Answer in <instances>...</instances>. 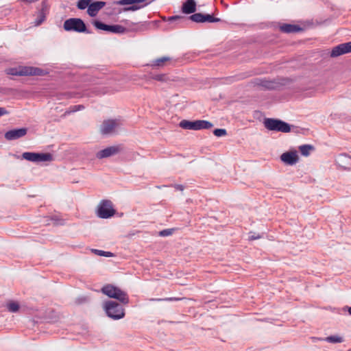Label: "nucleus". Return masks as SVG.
<instances>
[{"label": "nucleus", "mask_w": 351, "mask_h": 351, "mask_svg": "<svg viewBox=\"0 0 351 351\" xmlns=\"http://www.w3.org/2000/svg\"><path fill=\"white\" fill-rule=\"evenodd\" d=\"M101 292L110 298L117 300L123 304H128L130 302L127 293L112 285H104L101 288Z\"/></svg>", "instance_id": "f257e3e1"}, {"label": "nucleus", "mask_w": 351, "mask_h": 351, "mask_svg": "<svg viewBox=\"0 0 351 351\" xmlns=\"http://www.w3.org/2000/svg\"><path fill=\"white\" fill-rule=\"evenodd\" d=\"M104 309L110 318L118 320L125 317V309L122 304L115 301L108 300L104 302Z\"/></svg>", "instance_id": "f03ea898"}, {"label": "nucleus", "mask_w": 351, "mask_h": 351, "mask_svg": "<svg viewBox=\"0 0 351 351\" xmlns=\"http://www.w3.org/2000/svg\"><path fill=\"white\" fill-rule=\"evenodd\" d=\"M153 0L149 1V0H119V1H114L113 2V4L114 5H132L128 7H125L123 8H121L119 10L118 13L120 14L122 12H134L138 10H140L146 5L150 4Z\"/></svg>", "instance_id": "7ed1b4c3"}, {"label": "nucleus", "mask_w": 351, "mask_h": 351, "mask_svg": "<svg viewBox=\"0 0 351 351\" xmlns=\"http://www.w3.org/2000/svg\"><path fill=\"white\" fill-rule=\"evenodd\" d=\"M264 126L270 131L287 133L291 131V125L280 119L266 118L263 121Z\"/></svg>", "instance_id": "20e7f679"}, {"label": "nucleus", "mask_w": 351, "mask_h": 351, "mask_svg": "<svg viewBox=\"0 0 351 351\" xmlns=\"http://www.w3.org/2000/svg\"><path fill=\"white\" fill-rule=\"evenodd\" d=\"M64 29L66 32L90 34L84 22L78 18H70L64 22Z\"/></svg>", "instance_id": "39448f33"}, {"label": "nucleus", "mask_w": 351, "mask_h": 351, "mask_svg": "<svg viewBox=\"0 0 351 351\" xmlns=\"http://www.w3.org/2000/svg\"><path fill=\"white\" fill-rule=\"evenodd\" d=\"M180 126L185 130H199L211 128L213 124L206 120H196L193 121L182 120L180 123Z\"/></svg>", "instance_id": "423d86ee"}, {"label": "nucleus", "mask_w": 351, "mask_h": 351, "mask_svg": "<svg viewBox=\"0 0 351 351\" xmlns=\"http://www.w3.org/2000/svg\"><path fill=\"white\" fill-rule=\"evenodd\" d=\"M115 213L112 203L110 200L103 199L97 206V214L99 218L108 219L112 217Z\"/></svg>", "instance_id": "0eeeda50"}, {"label": "nucleus", "mask_w": 351, "mask_h": 351, "mask_svg": "<svg viewBox=\"0 0 351 351\" xmlns=\"http://www.w3.org/2000/svg\"><path fill=\"white\" fill-rule=\"evenodd\" d=\"M22 158L26 160L40 163L43 162H51L53 160V155L50 153L24 152Z\"/></svg>", "instance_id": "6e6552de"}, {"label": "nucleus", "mask_w": 351, "mask_h": 351, "mask_svg": "<svg viewBox=\"0 0 351 351\" xmlns=\"http://www.w3.org/2000/svg\"><path fill=\"white\" fill-rule=\"evenodd\" d=\"M119 121L117 119L106 120L101 125V133L104 135L112 134L114 132L116 128L119 125Z\"/></svg>", "instance_id": "1a4fd4ad"}, {"label": "nucleus", "mask_w": 351, "mask_h": 351, "mask_svg": "<svg viewBox=\"0 0 351 351\" xmlns=\"http://www.w3.org/2000/svg\"><path fill=\"white\" fill-rule=\"evenodd\" d=\"M27 130L25 128L10 130L5 133V138L8 141H13L24 136Z\"/></svg>", "instance_id": "9d476101"}, {"label": "nucleus", "mask_w": 351, "mask_h": 351, "mask_svg": "<svg viewBox=\"0 0 351 351\" xmlns=\"http://www.w3.org/2000/svg\"><path fill=\"white\" fill-rule=\"evenodd\" d=\"M120 151L119 147L118 146H110L106 147L102 150L99 151L96 154V157L98 159H103L116 155Z\"/></svg>", "instance_id": "9b49d317"}, {"label": "nucleus", "mask_w": 351, "mask_h": 351, "mask_svg": "<svg viewBox=\"0 0 351 351\" xmlns=\"http://www.w3.org/2000/svg\"><path fill=\"white\" fill-rule=\"evenodd\" d=\"M280 160L289 165H295L299 160L296 151H291L283 153L280 156Z\"/></svg>", "instance_id": "f8f14e48"}, {"label": "nucleus", "mask_w": 351, "mask_h": 351, "mask_svg": "<svg viewBox=\"0 0 351 351\" xmlns=\"http://www.w3.org/2000/svg\"><path fill=\"white\" fill-rule=\"evenodd\" d=\"M335 162L343 169H351V157L346 154L338 155L335 159Z\"/></svg>", "instance_id": "ddd939ff"}, {"label": "nucleus", "mask_w": 351, "mask_h": 351, "mask_svg": "<svg viewBox=\"0 0 351 351\" xmlns=\"http://www.w3.org/2000/svg\"><path fill=\"white\" fill-rule=\"evenodd\" d=\"M105 5L106 2L101 1L90 3L88 8L87 13L90 16L94 17L97 14L98 12L101 9H102Z\"/></svg>", "instance_id": "4468645a"}, {"label": "nucleus", "mask_w": 351, "mask_h": 351, "mask_svg": "<svg viewBox=\"0 0 351 351\" xmlns=\"http://www.w3.org/2000/svg\"><path fill=\"white\" fill-rule=\"evenodd\" d=\"M347 53H350L348 43H341L332 48L330 56L335 58Z\"/></svg>", "instance_id": "2eb2a0df"}, {"label": "nucleus", "mask_w": 351, "mask_h": 351, "mask_svg": "<svg viewBox=\"0 0 351 351\" xmlns=\"http://www.w3.org/2000/svg\"><path fill=\"white\" fill-rule=\"evenodd\" d=\"M196 10V2L195 0H186L182 6V12L186 14H193Z\"/></svg>", "instance_id": "dca6fc26"}, {"label": "nucleus", "mask_w": 351, "mask_h": 351, "mask_svg": "<svg viewBox=\"0 0 351 351\" xmlns=\"http://www.w3.org/2000/svg\"><path fill=\"white\" fill-rule=\"evenodd\" d=\"M47 6L45 3L43 2L42 5L41 9L38 12V14L36 15V18L34 22L35 26H38L41 25L46 19V14H47Z\"/></svg>", "instance_id": "f3484780"}, {"label": "nucleus", "mask_w": 351, "mask_h": 351, "mask_svg": "<svg viewBox=\"0 0 351 351\" xmlns=\"http://www.w3.org/2000/svg\"><path fill=\"white\" fill-rule=\"evenodd\" d=\"M280 30L282 32L289 34L302 32L303 29L298 25L285 23L280 26Z\"/></svg>", "instance_id": "a211bd4d"}, {"label": "nucleus", "mask_w": 351, "mask_h": 351, "mask_svg": "<svg viewBox=\"0 0 351 351\" xmlns=\"http://www.w3.org/2000/svg\"><path fill=\"white\" fill-rule=\"evenodd\" d=\"M8 74L16 76H26V66H19L16 68H10L8 71Z\"/></svg>", "instance_id": "6ab92c4d"}, {"label": "nucleus", "mask_w": 351, "mask_h": 351, "mask_svg": "<svg viewBox=\"0 0 351 351\" xmlns=\"http://www.w3.org/2000/svg\"><path fill=\"white\" fill-rule=\"evenodd\" d=\"M256 84L265 89L275 88V83L274 82L268 81L264 79H256Z\"/></svg>", "instance_id": "aec40b11"}, {"label": "nucleus", "mask_w": 351, "mask_h": 351, "mask_svg": "<svg viewBox=\"0 0 351 351\" xmlns=\"http://www.w3.org/2000/svg\"><path fill=\"white\" fill-rule=\"evenodd\" d=\"M27 75H37L41 76L44 75L43 69L33 66H26Z\"/></svg>", "instance_id": "412c9836"}, {"label": "nucleus", "mask_w": 351, "mask_h": 351, "mask_svg": "<svg viewBox=\"0 0 351 351\" xmlns=\"http://www.w3.org/2000/svg\"><path fill=\"white\" fill-rule=\"evenodd\" d=\"M93 24L98 29L110 32V29H111L112 25H107V24L102 23L101 21H97V20L94 21L93 22Z\"/></svg>", "instance_id": "4be33fe9"}, {"label": "nucleus", "mask_w": 351, "mask_h": 351, "mask_svg": "<svg viewBox=\"0 0 351 351\" xmlns=\"http://www.w3.org/2000/svg\"><path fill=\"white\" fill-rule=\"evenodd\" d=\"M171 60V58L167 56H163L156 60H154L151 64L153 67L162 66L163 64L167 61Z\"/></svg>", "instance_id": "5701e85b"}, {"label": "nucleus", "mask_w": 351, "mask_h": 351, "mask_svg": "<svg viewBox=\"0 0 351 351\" xmlns=\"http://www.w3.org/2000/svg\"><path fill=\"white\" fill-rule=\"evenodd\" d=\"M314 147L311 145H302L299 147V150L301 154L304 156H308L310 154V152L313 150Z\"/></svg>", "instance_id": "b1692460"}, {"label": "nucleus", "mask_w": 351, "mask_h": 351, "mask_svg": "<svg viewBox=\"0 0 351 351\" xmlns=\"http://www.w3.org/2000/svg\"><path fill=\"white\" fill-rule=\"evenodd\" d=\"M128 32V29L122 25H112L110 32L114 34H123Z\"/></svg>", "instance_id": "393cba45"}, {"label": "nucleus", "mask_w": 351, "mask_h": 351, "mask_svg": "<svg viewBox=\"0 0 351 351\" xmlns=\"http://www.w3.org/2000/svg\"><path fill=\"white\" fill-rule=\"evenodd\" d=\"M6 307L9 312L10 313H16L19 311L20 308L19 304L14 301H10L7 303Z\"/></svg>", "instance_id": "a878e982"}, {"label": "nucleus", "mask_w": 351, "mask_h": 351, "mask_svg": "<svg viewBox=\"0 0 351 351\" xmlns=\"http://www.w3.org/2000/svg\"><path fill=\"white\" fill-rule=\"evenodd\" d=\"M204 14L195 13L191 15L189 19L195 23H204Z\"/></svg>", "instance_id": "bb28decb"}, {"label": "nucleus", "mask_w": 351, "mask_h": 351, "mask_svg": "<svg viewBox=\"0 0 351 351\" xmlns=\"http://www.w3.org/2000/svg\"><path fill=\"white\" fill-rule=\"evenodd\" d=\"M324 340L326 342L331 343H341L343 341V338L338 335H331V336L327 337L325 338Z\"/></svg>", "instance_id": "cd10ccee"}, {"label": "nucleus", "mask_w": 351, "mask_h": 351, "mask_svg": "<svg viewBox=\"0 0 351 351\" xmlns=\"http://www.w3.org/2000/svg\"><path fill=\"white\" fill-rule=\"evenodd\" d=\"M92 252L95 254L100 256H105V257H112V256H114V254L112 252H106V251H103V250H96V249H93Z\"/></svg>", "instance_id": "c85d7f7f"}, {"label": "nucleus", "mask_w": 351, "mask_h": 351, "mask_svg": "<svg viewBox=\"0 0 351 351\" xmlns=\"http://www.w3.org/2000/svg\"><path fill=\"white\" fill-rule=\"evenodd\" d=\"M91 0H79L77 3V8L79 10H84L88 8Z\"/></svg>", "instance_id": "c756f323"}, {"label": "nucleus", "mask_w": 351, "mask_h": 351, "mask_svg": "<svg viewBox=\"0 0 351 351\" xmlns=\"http://www.w3.org/2000/svg\"><path fill=\"white\" fill-rule=\"evenodd\" d=\"M204 18V23H217L221 21V19L219 18L214 17L213 16L208 14H205Z\"/></svg>", "instance_id": "7c9ffc66"}, {"label": "nucleus", "mask_w": 351, "mask_h": 351, "mask_svg": "<svg viewBox=\"0 0 351 351\" xmlns=\"http://www.w3.org/2000/svg\"><path fill=\"white\" fill-rule=\"evenodd\" d=\"M150 78L156 81L164 82L166 80L167 76L165 74H156L151 75Z\"/></svg>", "instance_id": "2f4dec72"}, {"label": "nucleus", "mask_w": 351, "mask_h": 351, "mask_svg": "<svg viewBox=\"0 0 351 351\" xmlns=\"http://www.w3.org/2000/svg\"><path fill=\"white\" fill-rule=\"evenodd\" d=\"M182 300V298H175V297L152 299V301H169V302L178 301V300Z\"/></svg>", "instance_id": "473e14b6"}, {"label": "nucleus", "mask_w": 351, "mask_h": 351, "mask_svg": "<svg viewBox=\"0 0 351 351\" xmlns=\"http://www.w3.org/2000/svg\"><path fill=\"white\" fill-rule=\"evenodd\" d=\"M213 134L217 137H221L226 135L227 132L226 129L219 128L214 130Z\"/></svg>", "instance_id": "72a5a7b5"}, {"label": "nucleus", "mask_w": 351, "mask_h": 351, "mask_svg": "<svg viewBox=\"0 0 351 351\" xmlns=\"http://www.w3.org/2000/svg\"><path fill=\"white\" fill-rule=\"evenodd\" d=\"M84 106L83 105H75L72 106L69 108V110L67 112L68 113L75 112L77 111H80L83 110Z\"/></svg>", "instance_id": "f704fd0d"}, {"label": "nucleus", "mask_w": 351, "mask_h": 351, "mask_svg": "<svg viewBox=\"0 0 351 351\" xmlns=\"http://www.w3.org/2000/svg\"><path fill=\"white\" fill-rule=\"evenodd\" d=\"M173 232V229H165L159 232L160 237H168Z\"/></svg>", "instance_id": "c9c22d12"}, {"label": "nucleus", "mask_w": 351, "mask_h": 351, "mask_svg": "<svg viewBox=\"0 0 351 351\" xmlns=\"http://www.w3.org/2000/svg\"><path fill=\"white\" fill-rule=\"evenodd\" d=\"M88 301V298L86 296H81L75 300V303L77 304H82Z\"/></svg>", "instance_id": "e433bc0d"}, {"label": "nucleus", "mask_w": 351, "mask_h": 351, "mask_svg": "<svg viewBox=\"0 0 351 351\" xmlns=\"http://www.w3.org/2000/svg\"><path fill=\"white\" fill-rule=\"evenodd\" d=\"M173 186L176 190H178V191H182L184 189V186L182 184H175Z\"/></svg>", "instance_id": "4c0bfd02"}, {"label": "nucleus", "mask_w": 351, "mask_h": 351, "mask_svg": "<svg viewBox=\"0 0 351 351\" xmlns=\"http://www.w3.org/2000/svg\"><path fill=\"white\" fill-rule=\"evenodd\" d=\"M260 238H261V236L259 234L255 235L254 233V234L250 236V237H249L250 240H255V239H258Z\"/></svg>", "instance_id": "58836bf2"}, {"label": "nucleus", "mask_w": 351, "mask_h": 351, "mask_svg": "<svg viewBox=\"0 0 351 351\" xmlns=\"http://www.w3.org/2000/svg\"><path fill=\"white\" fill-rule=\"evenodd\" d=\"M147 27V24L146 23H141L140 25V27L138 29L139 30H143Z\"/></svg>", "instance_id": "ea45409f"}, {"label": "nucleus", "mask_w": 351, "mask_h": 351, "mask_svg": "<svg viewBox=\"0 0 351 351\" xmlns=\"http://www.w3.org/2000/svg\"><path fill=\"white\" fill-rule=\"evenodd\" d=\"M7 113H8V112L5 110V108L0 107V117L3 116Z\"/></svg>", "instance_id": "a19ab883"}, {"label": "nucleus", "mask_w": 351, "mask_h": 351, "mask_svg": "<svg viewBox=\"0 0 351 351\" xmlns=\"http://www.w3.org/2000/svg\"><path fill=\"white\" fill-rule=\"evenodd\" d=\"M184 19L183 16H173L170 18V20H177V19Z\"/></svg>", "instance_id": "79ce46f5"}, {"label": "nucleus", "mask_w": 351, "mask_h": 351, "mask_svg": "<svg viewBox=\"0 0 351 351\" xmlns=\"http://www.w3.org/2000/svg\"><path fill=\"white\" fill-rule=\"evenodd\" d=\"M348 49H349V51H350V53L351 52V41L350 42H348Z\"/></svg>", "instance_id": "37998d69"}, {"label": "nucleus", "mask_w": 351, "mask_h": 351, "mask_svg": "<svg viewBox=\"0 0 351 351\" xmlns=\"http://www.w3.org/2000/svg\"><path fill=\"white\" fill-rule=\"evenodd\" d=\"M348 312L351 315V306L350 307H348Z\"/></svg>", "instance_id": "c03bdc74"}, {"label": "nucleus", "mask_w": 351, "mask_h": 351, "mask_svg": "<svg viewBox=\"0 0 351 351\" xmlns=\"http://www.w3.org/2000/svg\"><path fill=\"white\" fill-rule=\"evenodd\" d=\"M94 93H95V94H96V95H98V94H99V93H98L97 91H96V90H95V91H94Z\"/></svg>", "instance_id": "a18cd8bd"}]
</instances>
